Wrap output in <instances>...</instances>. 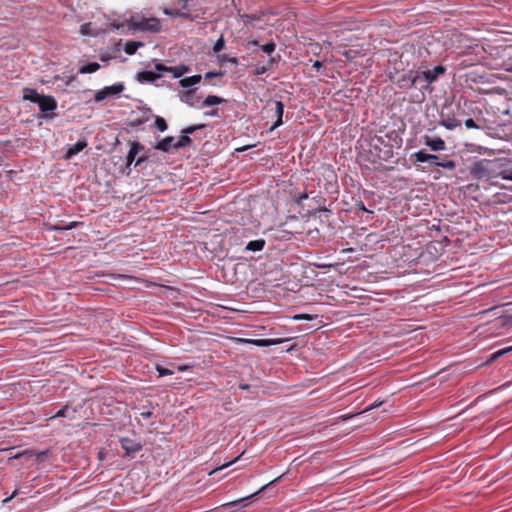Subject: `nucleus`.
<instances>
[{"label":"nucleus","instance_id":"f257e3e1","mask_svg":"<svg viewBox=\"0 0 512 512\" xmlns=\"http://www.w3.org/2000/svg\"><path fill=\"white\" fill-rule=\"evenodd\" d=\"M497 160L480 159L469 166L470 175L477 180H489L497 176Z\"/></svg>","mask_w":512,"mask_h":512},{"label":"nucleus","instance_id":"f03ea898","mask_svg":"<svg viewBox=\"0 0 512 512\" xmlns=\"http://www.w3.org/2000/svg\"><path fill=\"white\" fill-rule=\"evenodd\" d=\"M129 30L133 31H149L157 33L161 30L160 20L155 17L150 18H136L132 17L127 21Z\"/></svg>","mask_w":512,"mask_h":512},{"label":"nucleus","instance_id":"7ed1b4c3","mask_svg":"<svg viewBox=\"0 0 512 512\" xmlns=\"http://www.w3.org/2000/svg\"><path fill=\"white\" fill-rule=\"evenodd\" d=\"M206 2L207 0H178V4L181 5L182 9L191 13L194 16V19L205 14Z\"/></svg>","mask_w":512,"mask_h":512},{"label":"nucleus","instance_id":"20e7f679","mask_svg":"<svg viewBox=\"0 0 512 512\" xmlns=\"http://www.w3.org/2000/svg\"><path fill=\"white\" fill-rule=\"evenodd\" d=\"M371 147L379 152L376 154L379 160H387L392 155V147L385 144V140L382 136H374L370 142Z\"/></svg>","mask_w":512,"mask_h":512},{"label":"nucleus","instance_id":"39448f33","mask_svg":"<svg viewBox=\"0 0 512 512\" xmlns=\"http://www.w3.org/2000/svg\"><path fill=\"white\" fill-rule=\"evenodd\" d=\"M124 89L125 87L123 83H116L111 86H105L103 89L95 93L94 100L96 102H101L107 97L116 96L120 94L121 92H123Z\"/></svg>","mask_w":512,"mask_h":512},{"label":"nucleus","instance_id":"423d86ee","mask_svg":"<svg viewBox=\"0 0 512 512\" xmlns=\"http://www.w3.org/2000/svg\"><path fill=\"white\" fill-rule=\"evenodd\" d=\"M444 73L445 67L442 65H437L432 70L423 71L424 84H421V88H427L429 84L436 81L437 78Z\"/></svg>","mask_w":512,"mask_h":512},{"label":"nucleus","instance_id":"0eeeda50","mask_svg":"<svg viewBox=\"0 0 512 512\" xmlns=\"http://www.w3.org/2000/svg\"><path fill=\"white\" fill-rule=\"evenodd\" d=\"M37 104L46 117H49V112L57 109V101L50 95H42Z\"/></svg>","mask_w":512,"mask_h":512},{"label":"nucleus","instance_id":"6e6552de","mask_svg":"<svg viewBox=\"0 0 512 512\" xmlns=\"http://www.w3.org/2000/svg\"><path fill=\"white\" fill-rule=\"evenodd\" d=\"M423 143L430 147L432 151H443L446 149L445 141L440 138H431L429 136H423Z\"/></svg>","mask_w":512,"mask_h":512},{"label":"nucleus","instance_id":"1a4fd4ad","mask_svg":"<svg viewBox=\"0 0 512 512\" xmlns=\"http://www.w3.org/2000/svg\"><path fill=\"white\" fill-rule=\"evenodd\" d=\"M144 149V146L140 142H131L130 149L126 156V167L129 168L135 161L136 156Z\"/></svg>","mask_w":512,"mask_h":512},{"label":"nucleus","instance_id":"9d476101","mask_svg":"<svg viewBox=\"0 0 512 512\" xmlns=\"http://www.w3.org/2000/svg\"><path fill=\"white\" fill-rule=\"evenodd\" d=\"M160 77L159 73L153 71H141L136 75V79L140 83H153Z\"/></svg>","mask_w":512,"mask_h":512},{"label":"nucleus","instance_id":"9b49d317","mask_svg":"<svg viewBox=\"0 0 512 512\" xmlns=\"http://www.w3.org/2000/svg\"><path fill=\"white\" fill-rule=\"evenodd\" d=\"M173 144H175L174 137L167 136L161 141L157 142L154 148L163 152H170L171 148H173Z\"/></svg>","mask_w":512,"mask_h":512},{"label":"nucleus","instance_id":"f8f14e48","mask_svg":"<svg viewBox=\"0 0 512 512\" xmlns=\"http://www.w3.org/2000/svg\"><path fill=\"white\" fill-rule=\"evenodd\" d=\"M122 448L126 451L127 454L135 453L141 450L142 445L138 442H134L131 439L125 438L121 441Z\"/></svg>","mask_w":512,"mask_h":512},{"label":"nucleus","instance_id":"ddd939ff","mask_svg":"<svg viewBox=\"0 0 512 512\" xmlns=\"http://www.w3.org/2000/svg\"><path fill=\"white\" fill-rule=\"evenodd\" d=\"M412 157L415 159L416 162L424 163L428 161H434L438 159L437 155L429 154L425 150H419L415 152Z\"/></svg>","mask_w":512,"mask_h":512},{"label":"nucleus","instance_id":"4468645a","mask_svg":"<svg viewBox=\"0 0 512 512\" xmlns=\"http://www.w3.org/2000/svg\"><path fill=\"white\" fill-rule=\"evenodd\" d=\"M407 80L409 82V88L418 87L419 89H422L421 84H424L423 71L416 72L415 74L410 73Z\"/></svg>","mask_w":512,"mask_h":512},{"label":"nucleus","instance_id":"2eb2a0df","mask_svg":"<svg viewBox=\"0 0 512 512\" xmlns=\"http://www.w3.org/2000/svg\"><path fill=\"white\" fill-rule=\"evenodd\" d=\"M241 341L252 343L259 347H268V346L280 344L282 342L279 339H254V340L241 339Z\"/></svg>","mask_w":512,"mask_h":512},{"label":"nucleus","instance_id":"dca6fc26","mask_svg":"<svg viewBox=\"0 0 512 512\" xmlns=\"http://www.w3.org/2000/svg\"><path fill=\"white\" fill-rule=\"evenodd\" d=\"M164 13L166 15L172 16V17H183L186 19L194 20V16L191 13L186 12V10H179V9H164Z\"/></svg>","mask_w":512,"mask_h":512},{"label":"nucleus","instance_id":"f3484780","mask_svg":"<svg viewBox=\"0 0 512 512\" xmlns=\"http://www.w3.org/2000/svg\"><path fill=\"white\" fill-rule=\"evenodd\" d=\"M41 96L42 95L39 94L35 89L25 88L23 90V99L24 100H27V101L37 104L39 102V99L41 98Z\"/></svg>","mask_w":512,"mask_h":512},{"label":"nucleus","instance_id":"a211bd4d","mask_svg":"<svg viewBox=\"0 0 512 512\" xmlns=\"http://www.w3.org/2000/svg\"><path fill=\"white\" fill-rule=\"evenodd\" d=\"M87 146V143L86 141H78L77 143H75L73 146H71L67 152H66V159H70L71 157H73L74 155L78 154L79 152H81L85 147Z\"/></svg>","mask_w":512,"mask_h":512},{"label":"nucleus","instance_id":"6ab92c4d","mask_svg":"<svg viewBox=\"0 0 512 512\" xmlns=\"http://www.w3.org/2000/svg\"><path fill=\"white\" fill-rule=\"evenodd\" d=\"M265 244H266V242L264 239L252 240V241L248 242V244L245 247V250L252 251V252L261 251L265 247Z\"/></svg>","mask_w":512,"mask_h":512},{"label":"nucleus","instance_id":"aec40b11","mask_svg":"<svg viewBox=\"0 0 512 512\" xmlns=\"http://www.w3.org/2000/svg\"><path fill=\"white\" fill-rule=\"evenodd\" d=\"M76 409L74 408H69L68 406H64L62 409H60L54 416V417H64V418H68L70 420H73L75 419L76 417Z\"/></svg>","mask_w":512,"mask_h":512},{"label":"nucleus","instance_id":"412c9836","mask_svg":"<svg viewBox=\"0 0 512 512\" xmlns=\"http://www.w3.org/2000/svg\"><path fill=\"white\" fill-rule=\"evenodd\" d=\"M201 79H202L201 75H193L190 77L182 78L179 81V84L183 88H188V87H191L193 85L200 83Z\"/></svg>","mask_w":512,"mask_h":512},{"label":"nucleus","instance_id":"4be33fe9","mask_svg":"<svg viewBox=\"0 0 512 512\" xmlns=\"http://www.w3.org/2000/svg\"><path fill=\"white\" fill-rule=\"evenodd\" d=\"M275 106H276L277 120L271 127L272 130L279 127L283 123L282 117H283V112H284V104L281 101H276Z\"/></svg>","mask_w":512,"mask_h":512},{"label":"nucleus","instance_id":"5701e85b","mask_svg":"<svg viewBox=\"0 0 512 512\" xmlns=\"http://www.w3.org/2000/svg\"><path fill=\"white\" fill-rule=\"evenodd\" d=\"M190 68L186 65H178L169 68V73L173 75L174 78H180L184 74L188 73Z\"/></svg>","mask_w":512,"mask_h":512},{"label":"nucleus","instance_id":"b1692460","mask_svg":"<svg viewBox=\"0 0 512 512\" xmlns=\"http://www.w3.org/2000/svg\"><path fill=\"white\" fill-rule=\"evenodd\" d=\"M144 46V43L138 41H127L124 46V51L128 55L136 53L137 49Z\"/></svg>","mask_w":512,"mask_h":512},{"label":"nucleus","instance_id":"393cba45","mask_svg":"<svg viewBox=\"0 0 512 512\" xmlns=\"http://www.w3.org/2000/svg\"><path fill=\"white\" fill-rule=\"evenodd\" d=\"M225 102V99L219 97V96H216V95H208L204 101H203V107H209V106H214V105H218V104H221Z\"/></svg>","mask_w":512,"mask_h":512},{"label":"nucleus","instance_id":"a878e982","mask_svg":"<svg viewBox=\"0 0 512 512\" xmlns=\"http://www.w3.org/2000/svg\"><path fill=\"white\" fill-rule=\"evenodd\" d=\"M100 69V65L97 62L87 63L79 68L80 74L94 73Z\"/></svg>","mask_w":512,"mask_h":512},{"label":"nucleus","instance_id":"bb28decb","mask_svg":"<svg viewBox=\"0 0 512 512\" xmlns=\"http://www.w3.org/2000/svg\"><path fill=\"white\" fill-rule=\"evenodd\" d=\"M191 143L192 139L189 136L183 134L177 141H175V144H173V148L179 149L182 147L189 146Z\"/></svg>","mask_w":512,"mask_h":512},{"label":"nucleus","instance_id":"cd10ccee","mask_svg":"<svg viewBox=\"0 0 512 512\" xmlns=\"http://www.w3.org/2000/svg\"><path fill=\"white\" fill-rule=\"evenodd\" d=\"M441 125L444 126L446 129L448 130H454L456 127L460 126L461 123L460 121L454 119V118H448V119H443L441 121Z\"/></svg>","mask_w":512,"mask_h":512},{"label":"nucleus","instance_id":"c85d7f7f","mask_svg":"<svg viewBox=\"0 0 512 512\" xmlns=\"http://www.w3.org/2000/svg\"><path fill=\"white\" fill-rule=\"evenodd\" d=\"M218 62L223 64L225 62H229L233 65H238V59L236 57H229L227 54H220L217 56Z\"/></svg>","mask_w":512,"mask_h":512},{"label":"nucleus","instance_id":"c756f323","mask_svg":"<svg viewBox=\"0 0 512 512\" xmlns=\"http://www.w3.org/2000/svg\"><path fill=\"white\" fill-rule=\"evenodd\" d=\"M155 370L158 373V377L168 376V375H172L174 373V371L172 369L165 368L160 364L155 365Z\"/></svg>","mask_w":512,"mask_h":512},{"label":"nucleus","instance_id":"7c9ffc66","mask_svg":"<svg viewBox=\"0 0 512 512\" xmlns=\"http://www.w3.org/2000/svg\"><path fill=\"white\" fill-rule=\"evenodd\" d=\"M155 126L157 127V129L161 132H164L167 130L168 128V125L165 121L164 118L160 117V116H157L156 119H155Z\"/></svg>","mask_w":512,"mask_h":512},{"label":"nucleus","instance_id":"2f4dec72","mask_svg":"<svg viewBox=\"0 0 512 512\" xmlns=\"http://www.w3.org/2000/svg\"><path fill=\"white\" fill-rule=\"evenodd\" d=\"M438 167H442L445 169L453 170L455 168V162L453 160H445L442 162H435L434 163Z\"/></svg>","mask_w":512,"mask_h":512},{"label":"nucleus","instance_id":"473e14b6","mask_svg":"<svg viewBox=\"0 0 512 512\" xmlns=\"http://www.w3.org/2000/svg\"><path fill=\"white\" fill-rule=\"evenodd\" d=\"M497 176H500L504 180L512 181V170L511 169H500L497 171Z\"/></svg>","mask_w":512,"mask_h":512},{"label":"nucleus","instance_id":"72a5a7b5","mask_svg":"<svg viewBox=\"0 0 512 512\" xmlns=\"http://www.w3.org/2000/svg\"><path fill=\"white\" fill-rule=\"evenodd\" d=\"M224 46H225V40H224V37L221 36L219 39H217V41L213 45V51L215 53H218L224 48Z\"/></svg>","mask_w":512,"mask_h":512},{"label":"nucleus","instance_id":"f704fd0d","mask_svg":"<svg viewBox=\"0 0 512 512\" xmlns=\"http://www.w3.org/2000/svg\"><path fill=\"white\" fill-rule=\"evenodd\" d=\"M204 125L200 124V125H193V126H189L185 129L182 130V133L189 136L190 134H193L196 130L198 129H201L203 128Z\"/></svg>","mask_w":512,"mask_h":512},{"label":"nucleus","instance_id":"c9c22d12","mask_svg":"<svg viewBox=\"0 0 512 512\" xmlns=\"http://www.w3.org/2000/svg\"><path fill=\"white\" fill-rule=\"evenodd\" d=\"M465 126L467 129H481L482 126L478 125L472 118L465 120Z\"/></svg>","mask_w":512,"mask_h":512},{"label":"nucleus","instance_id":"e433bc0d","mask_svg":"<svg viewBox=\"0 0 512 512\" xmlns=\"http://www.w3.org/2000/svg\"><path fill=\"white\" fill-rule=\"evenodd\" d=\"M264 53L271 54L275 50L274 42H269L261 46Z\"/></svg>","mask_w":512,"mask_h":512},{"label":"nucleus","instance_id":"4c0bfd02","mask_svg":"<svg viewBox=\"0 0 512 512\" xmlns=\"http://www.w3.org/2000/svg\"><path fill=\"white\" fill-rule=\"evenodd\" d=\"M169 68H170L169 66H166L162 63L155 64L156 73H159V74H160V72H169Z\"/></svg>","mask_w":512,"mask_h":512},{"label":"nucleus","instance_id":"58836bf2","mask_svg":"<svg viewBox=\"0 0 512 512\" xmlns=\"http://www.w3.org/2000/svg\"><path fill=\"white\" fill-rule=\"evenodd\" d=\"M294 320H312L313 319V316L309 315V314H297L293 317Z\"/></svg>","mask_w":512,"mask_h":512},{"label":"nucleus","instance_id":"ea45409f","mask_svg":"<svg viewBox=\"0 0 512 512\" xmlns=\"http://www.w3.org/2000/svg\"><path fill=\"white\" fill-rule=\"evenodd\" d=\"M77 224H78L77 222H72L69 225L64 226V227L54 226L53 229L54 230H70V229H73L74 227H76Z\"/></svg>","mask_w":512,"mask_h":512},{"label":"nucleus","instance_id":"a19ab883","mask_svg":"<svg viewBox=\"0 0 512 512\" xmlns=\"http://www.w3.org/2000/svg\"><path fill=\"white\" fill-rule=\"evenodd\" d=\"M510 351H512V346H510V347H506V348H504V349H501V350L497 351V352L493 355V358H497V357H499V356H501V355H504V354H506V353H508V352H510Z\"/></svg>","mask_w":512,"mask_h":512},{"label":"nucleus","instance_id":"79ce46f5","mask_svg":"<svg viewBox=\"0 0 512 512\" xmlns=\"http://www.w3.org/2000/svg\"><path fill=\"white\" fill-rule=\"evenodd\" d=\"M223 76V72H212V71H209L205 74V79H211L213 77H222Z\"/></svg>","mask_w":512,"mask_h":512},{"label":"nucleus","instance_id":"37998d69","mask_svg":"<svg viewBox=\"0 0 512 512\" xmlns=\"http://www.w3.org/2000/svg\"><path fill=\"white\" fill-rule=\"evenodd\" d=\"M194 94H195V90L191 89V90L184 92L183 97H184L185 101L187 103H189L190 99H192Z\"/></svg>","mask_w":512,"mask_h":512},{"label":"nucleus","instance_id":"c03bdc74","mask_svg":"<svg viewBox=\"0 0 512 512\" xmlns=\"http://www.w3.org/2000/svg\"><path fill=\"white\" fill-rule=\"evenodd\" d=\"M192 368H193V366H192V365L183 364V365H178V366L176 367V370H177L178 372H184V371L190 370V369H192Z\"/></svg>","mask_w":512,"mask_h":512},{"label":"nucleus","instance_id":"a18cd8bd","mask_svg":"<svg viewBox=\"0 0 512 512\" xmlns=\"http://www.w3.org/2000/svg\"><path fill=\"white\" fill-rule=\"evenodd\" d=\"M309 197V195L306 193V192H303L301 194H299V196L296 198V202L298 204H301L305 199H307Z\"/></svg>","mask_w":512,"mask_h":512},{"label":"nucleus","instance_id":"49530a36","mask_svg":"<svg viewBox=\"0 0 512 512\" xmlns=\"http://www.w3.org/2000/svg\"><path fill=\"white\" fill-rule=\"evenodd\" d=\"M147 156L146 155H143V156H140L136 161H135V166H139L141 165L143 162H145L147 160Z\"/></svg>","mask_w":512,"mask_h":512},{"label":"nucleus","instance_id":"de8ad7c7","mask_svg":"<svg viewBox=\"0 0 512 512\" xmlns=\"http://www.w3.org/2000/svg\"><path fill=\"white\" fill-rule=\"evenodd\" d=\"M356 206H357V208H358L359 210H361V211H363V212H369V211L366 209V207H365V205H364V203H363L362 201H359V202L356 204Z\"/></svg>","mask_w":512,"mask_h":512},{"label":"nucleus","instance_id":"09e8293b","mask_svg":"<svg viewBox=\"0 0 512 512\" xmlns=\"http://www.w3.org/2000/svg\"><path fill=\"white\" fill-rule=\"evenodd\" d=\"M152 412L151 411H143L140 413V416L144 419H148L152 416Z\"/></svg>","mask_w":512,"mask_h":512},{"label":"nucleus","instance_id":"8fccbe9b","mask_svg":"<svg viewBox=\"0 0 512 512\" xmlns=\"http://www.w3.org/2000/svg\"><path fill=\"white\" fill-rule=\"evenodd\" d=\"M381 404H382V402H374L368 408H366L365 411L375 409V408L379 407Z\"/></svg>","mask_w":512,"mask_h":512},{"label":"nucleus","instance_id":"3c124183","mask_svg":"<svg viewBox=\"0 0 512 512\" xmlns=\"http://www.w3.org/2000/svg\"><path fill=\"white\" fill-rule=\"evenodd\" d=\"M17 494V490H15L12 495L6 499L3 500L4 503H7L8 501H10L15 495Z\"/></svg>","mask_w":512,"mask_h":512},{"label":"nucleus","instance_id":"603ef678","mask_svg":"<svg viewBox=\"0 0 512 512\" xmlns=\"http://www.w3.org/2000/svg\"><path fill=\"white\" fill-rule=\"evenodd\" d=\"M237 460H238V457H237V458H235L234 460H232V461H230V462H228V463L224 464V465L221 467V469H222V468H225V467L230 466L231 464L235 463Z\"/></svg>","mask_w":512,"mask_h":512},{"label":"nucleus","instance_id":"864d4df0","mask_svg":"<svg viewBox=\"0 0 512 512\" xmlns=\"http://www.w3.org/2000/svg\"><path fill=\"white\" fill-rule=\"evenodd\" d=\"M252 496H253V495H251V497H252ZM248 498H250V496H248V497H246V498H243V500H244V499H248ZM240 501H242V499L237 500V501H233V502H230V503H227L226 505H235V504H237V503H238V502H240Z\"/></svg>","mask_w":512,"mask_h":512},{"label":"nucleus","instance_id":"5fc2aeb1","mask_svg":"<svg viewBox=\"0 0 512 512\" xmlns=\"http://www.w3.org/2000/svg\"><path fill=\"white\" fill-rule=\"evenodd\" d=\"M313 66L319 69L321 67V63L319 61H316Z\"/></svg>","mask_w":512,"mask_h":512},{"label":"nucleus","instance_id":"6e6d98bb","mask_svg":"<svg viewBox=\"0 0 512 512\" xmlns=\"http://www.w3.org/2000/svg\"><path fill=\"white\" fill-rule=\"evenodd\" d=\"M240 388L245 390V389H248L249 388V385L247 384H244V385H240Z\"/></svg>","mask_w":512,"mask_h":512},{"label":"nucleus","instance_id":"4d7b16f0","mask_svg":"<svg viewBox=\"0 0 512 512\" xmlns=\"http://www.w3.org/2000/svg\"><path fill=\"white\" fill-rule=\"evenodd\" d=\"M278 479H279V478L274 479V480H273V481H271L268 485H270V484H273V483L277 482V480H278Z\"/></svg>","mask_w":512,"mask_h":512}]
</instances>
